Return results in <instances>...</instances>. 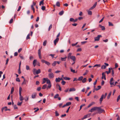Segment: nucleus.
Masks as SVG:
<instances>
[{
	"label": "nucleus",
	"instance_id": "obj_4",
	"mask_svg": "<svg viewBox=\"0 0 120 120\" xmlns=\"http://www.w3.org/2000/svg\"><path fill=\"white\" fill-rule=\"evenodd\" d=\"M48 76L50 78H53L54 77V74L52 73H50L48 74Z\"/></svg>",
	"mask_w": 120,
	"mask_h": 120
},
{
	"label": "nucleus",
	"instance_id": "obj_6",
	"mask_svg": "<svg viewBox=\"0 0 120 120\" xmlns=\"http://www.w3.org/2000/svg\"><path fill=\"white\" fill-rule=\"evenodd\" d=\"M37 94V93L35 92L33 93L31 96L32 98L33 99L35 98H36Z\"/></svg>",
	"mask_w": 120,
	"mask_h": 120
},
{
	"label": "nucleus",
	"instance_id": "obj_37",
	"mask_svg": "<svg viewBox=\"0 0 120 120\" xmlns=\"http://www.w3.org/2000/svg\"><path fill=\"white\" fill-rule=\"evenodd\" d=\"M87 115H86L84 116L81 119L82 120H84V119L87 118Z\"/></svg>",
	"mask_w": 120,
	"mask_h": 120
},
{
	"label": "nucleus",
	"instance_id": "obj_29",
	"mask_svg": "<svg viewBox=\"0 0 120 120\" xmlns=\"http://www.w3.org/2000/svg\"><path fill=\"white\" fill-rule=\"evenodd\" d=\"M44 0H43L40 1V2L39 5L40 6L41 5V4L43 5L44 4Z\"/></svg>",
	"mask_w": 120,
	"mask_h": 120
},
{
	"label": "nucleus",
	"instance_id": "obj_31",
	"mask_svg": "<svg viewBox=\"0 0 120 120\" xmlns=\"http://www.w3.org/2000/svg\"><path fill=\"white\" fill-rule=\"evenodd\" d=\"M71 102H67L66 103V106H68L70 105H71Z\"/></svg>",
	"mask_w": 120,
	"mask_h": 120
},
{
	"label": "nucleus",
	"instance_id": "obj_2",
	"mask_svg": "<svg viewBox=\"0 0 120 120\" xmlns=\"http://www.w3.org/2000/svg\"><path fill=\"white\" fill-rule=\"evenodd\" d=\"M98 107H94L92 108L89 111V112H92L93 111L97 110Z\"/></svg>",
	"mask_w": 120,
	"mask_h": 120
},
{
	"label": "nucleus",
	"instance_id": "obj_14",
	"mask_svg": "<svg viewBox=\"0 0 120 120\" xmlns=\"http://www.w3.org/2000/svg\"><path fill=\"white\" fill-rule=\"evenodd\" d=\"M37 62V60H34L33 62V65L34 67H35L36 65V63Z\"/></svg>",
	"mask_w": 120,
	"mask_h": 120
},
{
	"label": "nucleus",
	"instance_id": "obj_47",
	"mask_svg": "<svg viewBox=\"0 0 120 120\" xmlns=\"http://www.w3.org/2000/svg\"><path fill=\"white\" fill-rule=\"evenodd\" d=\"M56 5L57 6L60 7V4L59 2H57L56 3Z\"/></svg>",
	"mask_w": 120,
	"mask_h": 120
},
{
	"label": "nucleus",
	"instance_id": "obj_41",
	"mask_svg": "<svg viewBox=\"0 0 120 120\" xmlns=\"http://www.w3.org/2000/svg\"><path fill=\"white\" fill-rule=\"evenodd\" d=\"M47 41L46 40L43 43V45L44 46H45L46 44Z\"/></svg>",
	"mask_w": 120,
	"mask_h": 120
},
{
	"label": "nucleus",
	"instance_id": "obj_7",
	"mask_svg": "<svg viewBox=\"0 0 120 120\" xmlns=\"http://www.w3.org/2000/svg\"><path fill=\"white\" fill-rule=\"evenodd\" d=\"M110 84L111 85H113L114 84L113 79V78H112L110 80Z\"/></svg>",
	"mask_w": 120,
	"mask_h": 120
},
{
	"label": "nucleus",
	"instance_id": "obj_44",
	"mask_svg": "<svg viewBox=\"0 0 120 120\" xmlns=\"http://www.w3.org/2000/svg\"><path fill=\"white\" fill-rule=\"evenodd\" d=\"M59 96V95L58 94H56V95L54 97V98H57Z\"/></svg>",
	"mask_w": 120,
	"mask_h": 120
},
{
	"label": "nucleus",
	"instance_id": "obj_43",
	"mask_svg": "<svg viewBox=\"0 0 120 120\" xmlns=\"http://www.w3.org/2000/svg\"><path fill=\"white\" fill-rule=\"evenodd\" d=\"M26 83V80L25 79H24L23 82L22 83V84L23 85L24 84H25Z\"/></svg>",
	"mask_w": 120,
	"mask_h": 120
},
{
	"label": "nucleus",
	"instance_id": "obj_12",
	"mask_svg": "<svg viewBox=\"0 0 120 120\" xmlns=\"http://www.w3.org/2000/svg\"><path fill=\"white\" fill-rule=\"evenodd\" d=\"M104 95L103 94H102L101 96V98L100 99V101L101 102L102 101L103 98H104Z\"/></svg>",
	"mask_w": 120,
	"mask_h": 120
},
{
	"label": "nucleus",
	"instance_id": "obj_13",
	"mask_svg": "<svg viewBox=\"0 0 120 120\" xmlns=\"http://www.w3.org/2000/svg\"><path fill=\"white\" fill-rule=\"evenodd\" d=\"M41 72V70L40 69H39L38 70L36 71L35 72V74H38L40 73Z\"/></svg>",
	"mask_w": 120,
	"mask_h": 120
},
{
	"label": "nucleus",
	"instance_id": "obj_28",
	"mask_svg": "<svg viewBox=\"0 0 120 120\" xmlns=\"http://www.w3.org/2000/svg\"><path fill=\"white\" fill-rule=\"evenodd\" d=\"M86 81V78H84L82 80V82L84 83Z\"/></svg>",
	"mask_w": 120,
	"mask_h": 120
},
{
	"label": "nucleus",
	"instance_id": "obj_8",
	"mask_svg": "<svg viewBox=\"0 0 120 120\" xmlns=\"http://www.w3.org/2000/svg\"><path fill=\"white\" fill-rule=\"evenodd\" d=\"M102 79H104L105 80L106 79V78L105 77V73L103 72L102 74Z\"/></svg>",
	"mask_w": 120,
	"mask_h": 120
},
{
	"label": "nucleus",
	"instance_id": "obj_57",
	"mask_svg": "<svg viewBox=\"0 0 120 120\" xmlns=\"http://www.w3.org/2000/svg\"><path fill=\"white\" fill-rule=\"evenodd\" d=\"M78 43V42H77L75 43L72 44V46H74L76 45Z\"/></svg>",
	"mask_w": 120,
	"mask_h": 120
},
{
	"label": "nucleus",
	"instance_id": "obj_54",
	"mask_svg": "<svg viewBox=\"0 0 120 120\" xmlns=\"http://www.w3.org/2000/svg\"><path fill=\"white\" fill-rule=\"evenodd\" d=\"M45 6H42L41 7V9L42 10L44 11V10H45Z\"/></svg>",
	"mask_w": 120,
	"mask_h": 120
},
{
	"label": "nucleus",
	"instance_id": "obj_9",
	"mask_svg": "<svg viewBox=\"0 0 120 120\" xmlns=\"http://www.w3.org/2000/svg\"><path fill=\"white\" fill-rule=\"evenodd\" d=\"M59 40V38H56L54 41V43L55 45H56V43L58 42Z\"/></svg>",
	"mask_w": 120,
	"mask_h": 120
},
{
	"label": "nucleus",
	"instance_id": "obj_64",
	"mask_svg": "<svg viewBox=\"0 0 120 120\" xmlns=\"http://www.w3.org/2000/svg\"><path fill=\"white\" fill-rule=\"evenodd\" d=\"M66 83L64 81H62L61 82V83L62 85H64Z\"/></svg>",
	"mask_w": 120,
	"mask_h": 120
},
{
	"label": "nucleus",
	"instance_id": "obj_58",
	"mask_svg": "<svg viewBox=\"0 0 120 120\" xmlns=\"http://www.w3.org/2000/svg\"><path fill=\"white\" fill-rule=\"evenodd\" d=\"M38 55H41V50L40 49H39L38 51Z\"/></svg>",
	"mask_w": 120,
	"mask_h": 120
},
{
	"label": "nucleus",
	"instance_id": "obj_51",
	"mask_svg": "<svg viewBox=\"0 0 120 120\" xmlns=\"http://www.w3.org/2000/svg\"><path fill=\"white\" fill-rule=\"evenodd\" d=\"M109 26H113V25L112 24V23L111 22H109Z\"/></svg>",
	"mask_w": 120,
	"mask_h": 120
},
{
	"label": "nucleus",
	"instance_id": "obj_42",
	"mask_svg": "<svg viewBox=\"0 0 120 120\" xmlns=\"http://www.w3.org/2000/svg\"><path fill=\"white\" fill-rule=\"evenodd\" d=\"M112 76L114 77V70H112Z\"/></svg>",
	"mask_w": 120,
	"mask_h": 120
},
{
	"label": "nucleus",
	"instance_id": "obj_36",
	"mask_svg": "<svg viewBox=\"0 0 120 120\" xmlns=\"http://www.w3.org/2000/svg\"><path fill=\"white\" fill-rule=\"evenodd\" d=\"M56 86L57 87V86H59V90L60 91H61V88L60 87V85L59 84H56Z\"/></svg>",
	"mask_w": 120,
	"mask_h": 120
},
{
	"label": "nucleus",
	"instance_id": "obj_22",
	"mask_svg": "<svg viewBox=\"0 0 120 120\" xmlns=\"http://www.w3.org/2000/svg\"><path fill=\"white\" fill-rule=\"evenodd\" d=\"M67 58L66 56L65 57H61V60L62 61H65L66 60V59Z\"/></svg>",
	"mask_w": 120,
	"mask_h": 120
},
{
	"label": "nucleus",
	"instance_id": "obj_23",
	"mask_svg": "<svg viewBox=\"0 0 120 120\" xmlns=\"http://www.w3.org/2000/svg\"><path fill=\"white\" fill-rule=\"evenodd\" d=\"M46 81L47 82L46 83L47 84H49L51 83L50 80L49 79H48V78H47Z\"/></svg>",
	"mask_w": 120,
	"mask_h": 120
},
{
	"label": "nucleus",
	"instance_id": "obj_30",
	"mask_svg": "<svg viewBox=\"0 0 120 120\" xmlns=\"http://www.w3.org/2000/svg\"><path fill=\"white\" fill-rule=\"evenodd\" d=\"M101 88V86H98V88H96L95 89V90H98L100 89Z\"/></svg>",
	"mask_w": 120,
	"mask_h": 120
},
{
	"label": "nucleus",
	"instance_id": "obj_27",
	"mask_svg": "<svg viewBox=\"0 0 120 120\" xmlns=\"http://www.w3.org/2000/svg\"><path fill=\"white\" fill-rule=\"evenodd\" d=\"M83 78V77L82 76H81L78 78L77 80L78 81H81L82 80Z\"/></svg>",
	"mask_w": 120,
	"mask_h": 120
},
{
	"label": "nucleus",
	"instance_id": "obj_33",
	"mask_svg": "<svg viewBox=\"0 0 120 120\" xmlns=\"http://www.w3.org/2000/svg\"><path fill=\"white\" fill-rule=\"evenodd\" d=\"M64 13V11H60V12L59 13V14L60 15H61L63 14Z\"/></svg>",
	"mask_w": 120,
	"mask_h": 120
},
{
	"label": "nucleus",
	"instance_id": "obj_63",
	"mask_svg": "<svg viewBox=\"0 0 120 120\" xmlns=\"http://www.w3.org/2000/svg\"><path fill=\"white\" fill-rule=\"evenodd\" d=\"M82 51V49L81 48H78L77 50V52L81 51Z\"/></svg>",
	"mask_w": 120,
	"mask_h": 120
},
{
	"label": "nucleus",
	"instance_id": "obj_19",
	"mask_svg": "<svg viewBox=\"0 0 120 120\" xmlns=\"http://www.w3.org/2000/svg\"><path fill=\"white\" fill-rule=\"evenodd\" d=\"M95 104V103L94 102H92L88 106V108H89L93 105Z\"/></svg>",
	"mask_w": 120,
	"mask_h": 120
},
{
	"label": "nucleus",
	"instance_id": "obj_61",
	"mask_svg": "<svg viewBox=\"0 0 120 120\" xmlns=\"http://www.w3.org/2000/svg\"><path fill=\"white\" fill-rule=\"evenodd\" d=\"M63 105V104L61 103L59 104L58 105L59 106L60 108H61Z\"/></svg>",
	"mask_w": 120,
	"mask_h": 120
},
{
	"label": "nucleus",
	"instance_id": "obj_17",
	"mask_svg": "<svg viewBox=\"0 0 120 120\" xmlns=\"http://www.w3.org/2000/svg\"><path fill=\"white\" fill-rule=\"evenodd\" d=\"M52 85L51 84H49L48 85V86L46 87V89L48 90L49 89H50Z\"/></svg>",
	"mask_w": 120,
	"mask_h": 120
},
{
	"label": "nucleus",
	"instance_id": "obj_5",
	"mask_svg": "<svg viewBox=\"0 0 120 120\" xmlns=\"http://www.w3.org/2000/svg\"><path fill=\"white\" fill-rule=\"evenodd\" d=\"M104 64L105 65H103L101 67V69H105L106 68V66H108L109 65L108 64L106 63H105Z\"/></svg>",
	"mask_w": 120,
	"mask_h": 120
},
{
	"label": "nucleus",
	"instance_id": "obj_35",
	"mask_svg": "<svg viewBox=\"0 0 120 120\" xmlns=\"http://www.w3.org/2000/svg\"><path fill=\"white\" fill-rule=\"evenodd\" d=\"M111 94V92H110L108 94V96L107 97V98L109 99V98Z\"/></svg>",
	"mask_w": 120,
	"mask_h": 120
},
{
	"label": "nucleus",
	"instance_id": "obj_60",
	"mask_svg": "<svg viewBox=\"0 0 120 120\" xmlns=\"http://www.w3.org/2000/svg\"><path fill=\"white\" fill-rule=\"evenodd\" d=\"M30 34H28V35H27V37H26V39L27 40L28 39H29L30 38Z\"/></svg>",
	"mask_w": 120,
	"mask_h": 120
},
{
	"label": "nucleus",
	"instance_id": "obj_34",
	"mask_svg": "<svg viewBox=\"0 0 120 120\" xmlns=\"http://www.w3.org/2000/svg\"><path fill=\"white\" fill-rule=\"evenodd\" d=\"M47 86V85L46 84H45L43 86L42 89H45L46 88Z\"/></svg>",
	"mask_w": 120,
	"mask_h": 120
},
{
	"label": "nucleus",
	"instance_id": "obj_40",
	"mask_svg": "<svg viewBox=\"0 0 120 120\" xmlns=\"http://www.w3.org/2000/svg\"><path fill=\"white\" fill-rule=\"evenodd\" d=\"M24 100L26 101H27L29 100V97L28 96H26L25 97Z\"/></svg>",
	"mask_w": 120,
	"mask_h": 120
},
{
	"label": "nucleus",
	"instance_id": "obj_3",
	"mask_svg": "<svg viewBox=\"0 0 120 120\" xmlns=\"http://www.w3.org/2000/svg\"><path fill=\"white\" fill-rule=\"evenodd\" d=\"M102 37V36L101 35H98L97 37H94V41H99L100 39V38Z\"/></svg>",
	"mask_w": 120,
	"mask_h": 120
},
{
	"label": "nucleus",
	"instance_id": "obj_16",
	"mask_svg": "<svg viewBox=\"0 0 120 120\" xmlns=\"http://www.w3.org/2000/svg\"><path fill=\"white\" fill-rule=\"evenodd\" d=\"M70 69L71 70V71L73 73H76L77 72V71H75V70H73L72 69V68L70 67Z\"/></svg>",
	"mask_w": 120,
	"mask_h": 120
},
{
	"label": "nucleus",
	"instance_id": "obj_25",
	"mask_svg": "<svg viewBox=\"0 0 120 120\" xmlns=\"http://www.w3.org/2000/svg\"><path fill=\"white\" fill-rule=\"evenodd\" d=\"M55 81L56 82H59L60 81V78H56Z\"/></svg>",
	"mask_w": 120,
	"mask_h": 120
},
{
	"label": "nucleus",
	"instance_id": "obj_45",
	"mask_svg": "<svg viewBox=\"0 0 120 120\" xmlns=\"http://www.w3.org/2000/svg\"><path fill=\"white\" fill-rule=\"evenodd\" d=\"M19 56L20 57L21 59L23 60L24 59V57L22 56V55L21 54H20L19 55Z\"/></svg>",
	"mask_w": 120,
	"mask_h": 120
},
{
	"label": "nucleus",
	"instance_id": "obj_18",
	"mask_svg": "<svg viewBox=\"0 0 120 120\" xmlns=\"http://www.w3.org/2000/svg\"><path fill=\"white\" fill-rule=\"evenodd\" d=\"M76 90L75 88H70L69 89V91L70 92L73 91H75Z\"/></svg>",
	"mask_w": 120,
	"mask_h": 120
},
{
	"label": "nucleus",
	"instance_id": "obj_21",
	"mask_svg": "<svg viewBox=\"0 0 120 120\" xmlns=\"http://www.w3.org/2000/svg\"><path fill=\"white\" fill-rule=\"evenodd\" d=\"M86 11L88 12V14L89 15H92V12L91 11L88 10H87Z\"/></svg>",
	"mask_w": 120,
	"mask_h": 120
},
{
	"label": "nucleus",
	"instance_id": "obj_55",
	"mask_svg": "<svg viewBox=\"0 0 120 120\" xmlns=\"http://www.w3.org/2000/svg\"><path fill=\"white\" fill-rule=\"evenodd\" d=\"M120 99V95H119L117 97V102H118L119 101V100Z\"/></svg>",
	"mask_w": 120,
	"mask_h": 120
},
{
	"label": "nucleus",
	"instance_id": "obj_62",
	"mask_svg": "<svg viewBox=\"0 0 120 120\" xmlns=\"http://www.w3.org/2000/svg\"><path fill=\"white\" fill-rule=\"evenodd\" d=\"M26 69L27 70H29L30 69V68H29V66L28 65H26Z\"/></svg>",
	"mask_w": 120,
	"mask_h": 120
},
{
	"label": "nucleus",
	"instance_id": "obj_15",
	"mask_svg": "<svg viewBox=\"0 0 120 120\" xmlns=\"http://www.w3.org/2000/svg\"><path fill=\"white\" fill-rule=\"evenodd\" d=\"M19 95L20 96L19 99L21 101L23 100L24 99L23 97L21 95V94H19Z\"/></svg>",
	"mask_w": 120,
	"mask_h": 120
},
{
	"label": "nucleus",
	"instance_id": "obj_53",
	"mask_svg": "<svg viewBox=\"0 0 120 120\" xmlns=\"http://www.w3.org/2000/svg\"><path fill=\"white\" fill-rule=\"evenodd\" d=\"M16 81L17 82H20V80L19 78H17L16 79Z\"/></svg>",
	"mask_w": 120,
	"mask_h": 120
},
{
	"label": "nucleus",
	"instance_id": "obj_10",
	"mask_svg": "<svg viewBox=\"0 0 120 120\" xmlns=\"http://www.w3.org/2000/svg\"><path fill=\"white\" fill-rule=\"evenodd\" d=\"M72 54V53L71 52H70L68 53L67 56V58L68 59H69L71 58V56H72L71 55Z\"/></svg>",
	"mask_w": 120,
	"mask_h": 120
},
{
	"label": "nucleus",
	"instance_id": "obj_24",
	"mask_svg": "<svg viewBox=\"0 0 120 120\" xmlns=\"http://www.w3.org/2000/svg\"><path fill=\"white\" fill-rule=\"evenodd\" d=\"M110 72H111V71H110V68H109V71H105V72H104V73H105H105H106L107 74H108L109 73H110Z\"/></svg>",
	"mask_w": 120,
	"mask_h": 120
},
{
	"label": "nucleus",
	"instance_id": "obj_1",
	"mask_svg": "<svg viewBox=\"0 0 120 120\" xmlns=\"http://www.w3.org/2000/svg\"><path fill=\"white\" fill-rule=\"evenodd\" d=\"M97 110L98 112L99 113H101L103 112H105V111L104 110L102 109L101 107H98Z\"/></svg>",
	"mask_w": 120,
	"mask_h": 120
},
{
	"label": "nucleus",
	"instance_id": "obj_56",
	"mask_svg": "<svg viewBox=\"0 0 120 120\" xmlns=\"http://www.w3.org/2000/svg\"><path fill=\"white\" fill-rule=\"evenodd\" d=\"M22 103V102H18L17 103V105L19 106H21V105Z\"/></svg>",
	"mask_w": 120,
	"mask_h": 120
},
{
	"label": "nucleus",
	"instance_id": "obj_48",
	"mask_svg": "<svg viewBox=\"0 0 120 120\" xmlns=\"http://www.w3.org/2000/svg\"><path fill=\"white\" fill-rule=\"evenodd\" d=\"M45 64L48 65L49 66L50 64V63L49 62L46 61Z\"/></svg>",
	"mask_w": 120,
	"mask_h": 120
},
{
	"label": "nucleus",
	"instance_id": "obj_32",
	"mask_svg": "<svg viewBox=\"0 0 120 120\" xmlns=\"http://www.w3.org/2000/svg\"><path fill=\"white\" fill-rule=\"evenodd\" d=\"M70 21L71 22H75V21H75V20L73 18H71L70 19Z\"/></svg>",
	"mask_w": 120,
	"mask_h": 120
},
{
	"label": "nucleus",
	"instance_id": "obj_20",
	"mask_svg": "<svg viewBox=\"0 0 120 120\" xmlns=\"http://www.w3.org/2000/svg\"><path fill=\"white\" fill-rule=\"evenodd\" d=\"M47 79V78H43V80L42 82V84H44L45 83V82L46 81Z\"/></svg>",
	"mask_w": 120,
	"mask_h": 120
},
{
	"label": "nucleus",
	"instance_id": "obj_38",
	"mask_svg": "<svg viewBox=\"0 0 120 120\" xmlns=\"http://www.w3.org/2000/svg\"><path fill=\"white\" fill-rule=\"evenodd\" d=\"M101 66V65L100 64H96L94 66V67H100Z\"/></svg>",
	"mask_w": 120,
	"mask_h": 120
},
{
	"label": "nucleus",
	"instance_id": "obj_39",
	"mask_svg": "<svg viewBox=\"0 0 120 120\" xmlns=\"http://www.w3.org/2000/svg\"><path fill=\"white\" fill-rule=\"evenodd\" d=\"M56 64H57V63L56 62V61H55L52 64V66H55L56 65Z\"/></svg>",
	"mask_w": 120,
	"mask_h": 120
},
{
	"label": "nucleus",
	"instance_id": "obj_59",
	"mask_svg": "<svg viewBox=\"0 0 120 120\" xmlns=\"http://www.w3.org/2000/svg\"><path fill=\"white\" fill-rule=\"evenodd\" d=\"M102 30H105V27L104 26H102L101 28Z\"/></svg>",
	"mask_w": 120,
	"mask_h": 120
},
{
	"label": "nucleus",
	"instance_id": "obj_52",
	"mask_svg": "<svg viewBox=\"0 0 120 120\" xmlns=\"http://www.w3.org/2000/svg\"><path fill=\"white\" fill-rule=\"evenodd\" d=\"M97 4V3L96 2L93 6V7L94 8L96 7Z\"/></svg>",
	"mask_w": 120,
	"mask_h": 120
},
{
	"label": "nucleus",
	"instance_id": "obj_46",
	"mask_svg": "<svg viewBox=\"0 0 120 120\" xmlns=\"http://www.w3.org/2000/svg\"><path fill=\"white\" fill-rule=\"evenodd\" d=\"M14 88L13 87H12L11 89V93L12 94L13 92H14Z\"/></svg>",
	"mask_w": 120,
	"mask_h": 120
},
{
	"label": "nucleus",
	"instance_id": "obj_26",
	"mask_svg": "<svg viewBox=\"0 0 120 120\" xmlns=\"http://www.w3.org/2000/svg\"><path fill=\"white\" fill-rule=\"evenodd\" d=\"M22 90V88L21 87H20L19 89V94H21V92Z\"/></svg>",
	"mask_w": 120,
	"mask_h": 120
},
{
	"label": "nucleus",
	"instance_id": "obj_50",
	"mask_svg": "<svg viewBox=\"0 0 120 120\" xmlns=\"http://www.w3.org/2000/svg\"><path fill=\"white\" fill-rule=\"evenodd\" d=\"M88 72V71L87 70H86V71L83 74V75H86V74H87Z\"/></svg>",
	"mask_w": 120,
	"mask_h": 120
},
{
	"label": "nucleus",
	"instance_id": "obj_11",
	"mask_svg": "<svg viewBox=\"0 0 120 120\" xmlns=\"http://www.w3.org/2000/svg\"><path fill=\"white\" fill-rule=\"evenodd\" d=\"M70 59L73 60V61H75L76 60V58L75 56H72Z\"/></svg>",
	"mask_w": 120,
	"mask_h": 120
},
{
	"label": "nucleus",
	"instance_id": "obj_49",
	"mask_svg": "<svg viewBox=\"0 0 120 120\" xmlns=\"http://www.w3.org/2000/svg\"><path fill=\"white\" fill-rule=\"evenodd\" d=\"M56 116H58L59 115V114L58 113V112L56 111L55 112Z\"/></svg>",
	"mask_w": 120,
	"mask_h": 120
}]
</instances>
